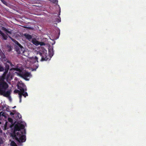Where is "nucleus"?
<instances>
[{
	"label": "nucleus",
	"mask_w": 146,
	"mask_h": 146,
	"mask_svg": "<svg viewBox=\"0 0 146 146\" xmlns=\"http://www.w3.org/2000/svg\"><path fill=\"white\" fill-rule=\"evenodd\" d=\"M24 128L25 126L21 124L16 125L15 126L13 133L11 134V136L20 143L26 141L25 136L23 135V133L20 131L21 129H23Z\"/></svg>",
	"instance_id": "f257e3e1"
},
{
	"label": "nucleus",
	"mask_w": 146,
	"mask_h": 146,
	"mask_svg": "<svg viewBox=\"0 0 146 146\" xmlns=\"http://www.w3.org/2000/svg\"><path fill=\"white\" fill-rule=\"evenodd\" d=\"M17 88L19 90H15L14 92L15 93H18L19 102L21 103V92H24L25 91H26L27 90V87L23 83H21L17 85Z\"/></svg>",
	"instance_id": "f03ea898"
},
{
	"label": "nucleus",
	"mask_w": 146,
	"mask_h": 146,
	"mask_svg": "<svg viewBox=\"0 0 146 146\" xmlns=\"http://www.w3.org/2000/svg\"><path fill=\"white\" fill-rule=\"evenodd\" d=\"M38 54H39L41 57V61H47L48 60H50L52 56H53V52L52 51V53L51 54H50L49 55H48L47 53L44 52L42 53L40 52H39L38 53Z\"/></svg>",
	"instance_id": "7ed1b4c3"
},
{
	"label": "nucleus",
	"mask_w": 146,
	"mask_h": 146,
	"mask_svg": "<svg viewBox=\"0 0 146 146\" xmlns=\"http://www.w3.org/2000/svg\"><path fill=\"white\" fill-rule=\"evenodd\" d=\"M8 87V85L6 82H0V94L3 93L6 91Z\"/></svg>",
	"instance_id": "20e7f679"
},
{
	"label": "nucleus",
	"mask_w": 146,
	"mask_h": 146,
	"mask_svg": "<svg viewBox=\"0 0 146 146\" xmlns=\"http://www.w3.org/2000/svg\"><path fill=\"white\" fill-rule=\"evenodd\" d=\"M19 75L26 80H29V79L27 78L30 76L31 74L29 72H22L19 73Z\"/></svg>",
	"instance_id": "39448f33"
},
{
	"label": "nucleus",
	"mask_w": 146,
	"mask_h": 146,
	"mask_svg": "<svg viewBox=\"0 0 146 146\" xmlns=\"http://www.w3.org/2000/svg\"><path fill=\"white\" fill-rule=\"evenodd\" d=\"M15 50L19 54H22L24 52V49L22 46H16Z\"/></svg>",
	"instance_id": "423d86ee"
},
{
	"label": "nucleus",
	"mask_w": 146,
	"mask_h": 146,
	"mask_svg": "<svg viewBox=\"0 0 146 146\" xmlns=\"http://www.w3.org/2000/svg\"><path fill=\"white\" fill-rule=\"evenodd\" d=\"M11 90H8L6 91H5L3 93L0 94V95H3L4 96L6 97H9L11 93Z\"/></svg>",
	"instance_id": "0eeeda50"
},
{
	"label": "nucleus",
	"mask_w": 146,
	"mask_h": 146,
	"mask_svg": "<svg viewBox=\"0 0 146 146\" xmlns=\"http://www.w3.org/2000/svg\"><path fill=\"white\" fill-rule=\"evenodd\" d=\"M32 43L36 46H38L39 44L40 45H42V44H40V42L37 41L36 38H34L32 40Z\"/></svg>",
	"instance_id": "6e6552de"
},
{
	"label": "nucleus",
	"mask_w": 146,
	"mask_h": 146,
	"mask_svg": "<svg viewBox=\"0 0 146 146\" xmlns=\"http://www.w3.org/2000/svg\"><path fill=\"white\" fill-rule=\"evenodd\" d=\"M7 74H5V73H3L2 76L0 79V82H6L4 80H6V75Z\"/></svg>",
	"instance_id": "1a4fd4ad"
},
{
	"label": "nucleus",
	"mask_w": 146,
	"mask_h": 146,
	"mask_svg": "<svg viewBox=\"0 0 146 146\" xmlns=\"http://www.w3.org/2000/svg\"><path fill=\"white\" fill-rule=\"evenodd\" d=\"M0 34L1 35L3 40H7L8 36L7 35L5 34L1 31H0Z\"/></svg>",
	"instance_id": "9d476101"
},
{
	"label": "nucleus",
	"mask_w": 146,
	"mask_h": 146,
	"mask_svg": "<svg viewBox=\"0 0 146 146\" xmlns=\"http://www.w3.org/2000/svg\"><path fill=\"white\" fill-rule=\"evenodd\" d=\"M5 71L4 72V73H5V74H7L8 71L9 70V65L8 64H5Z\"/></svg>",
	"instance_id": "9b49d317"
},
{
	"label": "nucleus",
	"mask_w": 146,
	"mask_h": 146,
	"mask_svg": "<svg viewBox=\"0 0 146 146\" xmlns=\"http://www.w3.org/2000/svg\"><path fill=\"white\" fill-rule=\"evenodd\" d=\"M24 35L25 38L29 40L31 39L32 38V36L29 34H25Z\"/></svg>",
	"instance_id": "f8f14e48"
},
{
	"label": "nucleus",
	"mask_w": 146,
	"mask_h": 146,
	"mask_svg": "<svg viewBox=\"0 0 146 146\" xmlns=\"http://www.w3.org/2000/svg\"><path fill=\"white\" fill-rule=\"evenodd\" d=\"M6 81L7 82H8L10 80H11V78L10 77V74L9 73L8 74L7 76H6Z\"/></svg>",
	"instance_id": "ddd939ff"
},
{
	"label": "nucleus",
	"mask_w": 146,
	"mask_h": 146,
	"mask_svg": "<svg viewBox=\"0 0 146 146\" xmlns=\"http://www.w3.org/2000/svg\"><path fill=\"white\" fill-rule=\"evenodd\" d=\"M21 98L22 97V96H23L25 97H26L27 96H28V94L27 92H21Z\"/></svg>",
	"instance_id": "4468645a"
},
{
	"label": "nucleus",
	"mask_w": 146,
	"mask_h": 146,
	"mask_svg": "<svg viewBox=\"0 0 146 146\" xmlns=\"http://www.w3.org/2000/svg\"><path fill=\"white\" fill-rule=\"evenodd\" d=\"M38 58L37 56H35L34 58L33 59V60H34V62L35 63L36 62H38Z\"/></svg>",
	"instance_id": "2eb2a0df"
},
{
	"label": "nucleus",
	"mask_w": 146,
	"mask_h": 146,
	"mask_svg": "<svg viewBox=\"0 0 146 146\" xmlns=\"http://www.w3.org/2000/svg\"><path fill=\"white\" fill-rule=\"evenodd\" d=\"M49 1L54 3H57L58 1L57 0H49Z\"/></svg>",
	"instance_id": "dca6fc26"
},
{
	"label": "nucleus",
	"mask_w": 146,
	"mask_h": 146,
	"mask_svg": "<svg viewBox=\"0 0 146 146\" xmlns=\"http://www.w3.org/2000/svg\"><path fill=\"white\" fill-rule=\"evenodd\" d=\"M11 145L12 146H17L16 144L14 141H12L11 142Z\"/></svg>",
	"instance_id": "f3484780"
},
{
	"label": "nucleus",
	"mask_w": 146,
	"mask_h": 146,
	"mask_svg": "<svg viewBox=\"0 0 146 146\" xmlns=\"http://www.w3.org/2000/svg\"><path fill=\"white\" fill-rule=\"evenodd\" d=\"M1 2L4 5H5L7 6L8 5L7 3L4 0H2Z\"/></svg>",
	"instance_id": "a211bd4d"
},
{
	"label": "nucleus",
	"mask_w": 146,
	"mask_h": 146,
	"mask_svg": "<svg viewBox=\"0 0 146 146\" xmlns=\"http://www.w3.org/2000/svg\"><path fill=\"white\" fill-rule=\"evenodd\" d=\"M15 70L17 71H19V73H20V72H21V73L22 72V71L20 68H15Z\"/></svg>",
	"instance_id": "6ab92c4d"
},
{
	"label": "nucleus",
	"mask_w": 146,
	"mask_h": 146,
	"mask_svg": "<svg viewBox=\"0 0 146 146\" xmlns=\"http://www.w3.org/2000/svg\"><path fill=\"white\" fill-rule=\"evenodd\" d=\"M3 140L2 138V137H0V145L2 144H3Z\"/></svg>",
	"instance_id": "aec40b11"
},
{
	"label": "nucleus",
	"mask_w": 146,
	"mask_h": 146,
	"mask_svg": "<svg viewBox=\"0 0 146 146\" xmlns=\"http://www.w3.org/2000/svg\"><path fill=\"white\" fill-rule=\"evenodd\" d=\"M4 70V68L1 65H0V71H3Z\"/></svg>",
	"instance_id": "412c9836"
},
{
	"label": "nucleus",
	"mask_w": 146,
	"mask_h": 146,
	"mask_svg": "<svg viewBox=\"0 0 146 146\" xmlns=\"http://www.w3.org/2000/svg\"><path fill=\"white\" fill-rule=\"evenodd\" d=\"M8 120L9 122H11V123H12L13 122V119L10 117H9L8 118Z\"/></svg>",
	"instance_id": "4be33fe9"
},
{
	"label": "nucleus",
	"mask_w": 146,
	"mask_h": 146,
	"mask_svg": "<svg viewBox=\"0 0 146 146\" xmlns=\"http://www.w3.org/2000/svg\"><path fill=\"white\" fill-rule=\"evenodd\" d=\"M17 116L19 119H20V118H21V117H22L21 115H20V113H17Z\"/></svg>",
	"instance_id": "5701e85b"
},
{
	"label": "nucleus",
	"mask_w": 146,
	"mask_h": 146,
	"mask_svg": "<svg viewBox=\"0 0 146 146\" xmlns=\"http://www.w3.org/2000/svg\"><path fill=\"white\" fill-rule=\"evenodd\" d=\"M16 42L15 43L17 45V46H22L17 41H16Z\"/></svg>",
	"instance_id": "b1692460"
},
{
	"label": "nucleus",
	"mask_w": 146,
	"mask_h": 146,
	"mask_svg": "<svg viewBox=\"0 0 146 146\" xmlns=\"http://www.w3.org/2000/svg\"><path fill=\"white\" fill-rule=\"evenodd\" d=\"M56 21H57L58 22H60V18L59 17V18L56 19Z\"/></svg>",
	"instance_id": "393cba45"
},
{
	"label": "nucleus",
	"mask_w": 146,
	"mask_h": 146,
	"mask_svg": "<svg viewBox=\"0 0 146 146\" xmlns=\"http://www.w3.org/2000/svg\"><path fill=\"white\" fill-rule=\"evenodd\" d=\"M39 66V65L38 64H37L35 66H34V67H35L36 68L35 70H36V69L38 68V67Z\"/></svg>",
	"instance_id": "a878e982"
},
{
	"label": "nucleus",
	"mask_w": 146,
	"mask_h": 146,
	"mask_svg": "<svg viewBox=\"0 0 146 146\" xmlns=\"http://www.w3.org/2000/svg\"><path fill=\"white\" fill-rule=\"evenodd\" d=\"M25 28L29 29H32V28L31 27H25Z\"/></svg>",
	"instance_id": "bb28decb"
},
{
	"label": "nucleus",
	"mask_w": 146,
	"mask_h": 146,
	"mask_svg": "<svg viewBox=\"0 0 146 146\" xmlns=\"http://www.w3.org/2000/svg\"><path fill=\"white\" fill-rule=\"evenodd\" d=\"M14 114V113L13 112H11L10 113V115H13Z\"/></svg>",
	"instance_id": "cd10ccee"
},
{
	"label": "nucleus",
	"mask_w": 146,
	"mask_h": 146,
	"mask_svg": "<svg viewBox=\"0 0 146 146\" xmlns=\"http://www.w3.org/2000/svg\"><path fill=\"white\" fill-rule=\"evenodd\" d=\"M8 63H9L11 65V64H12V63H11V62H9V61H8Z\"/></svg>",
	"instance_id": "c85d7f7f"
},
{
	"label": "nucleus",
	"mask_w": 146,
	"mask_h": 146,
	"mask_svg": "<svg viewBox=\"0 0 146 146\" xmlns=\"http://www.w3.org/2000/svg\"><path fill=\"white\" fill-rule=\"evenodd\" d=\"M7 32L8 33H11L9 31H7Z\"/></svg>",
	"instance_id": "c756f323"
},
{
	"label": "nucleus",
	"mask_w": 146,
	"mask_h": 146,
	"mask_svg": "<svg viewBox=\"0 0 146 146\" xmlns=\"http://www.w3.org/2000/svg\"><path fill=\"white\" fill-rule=\"evenodd\" d=\"M23 131H24V132L25 133L26 132H25V130H24Z\"/></svg>",
	"instance_id": "7c9ffc66"
},
{
	"label": "nucleus",
	"mask_w": 146,
	"mask_h": 146,
	"mask_svg": "<svg viewBox=\"0 0 146 146\" xmlns=\"http://www.w3.org/2000/svg\"><path fill=\"white\" fill-rule=\"evenodd\" d=\"M16 106H14V107H13V108H16Z\"/></svg>",
	"instance_id": "2f4dec72"
},
{
	"label": "nucleus",
	"mask_w": 146,
	"mask_h": 146,
	"mask_svg": "<svg viewBox=\"0 0 146 146\" xmlns=\"http://www.w3.org/2000/svg\"><path fill=\"white\" fill-rule=\"evenodd\" d=\"M2 115L3 116H4V115H3V113Z\"/></svg>",
	"instance_id": "473e14b6"
},
{
	"label": "nucleus",
	"mask_w": 146,
	"mask_h": 146,
	"mask_svg": "<svg viewBox=\"0 0 146 146\" xmlns=\"http://www.w3.org/2000/svg\"><path fill=\"white\" fill-rule=\"evenodd\" d=\"M15 111H15V110H13V112H15Z\"/></svg>",
	"instance_id": "72a5a7b5"
},
{
	"label": "nucleus",
	"mask_w": 146,
	"mask_h": 146,
	"mask_svg": "<svg viewBox=\"0 0 146 146\" xmlns=\"http://www.w3.org/2000/svg\"><path fill=\"white\" fill-rule=\"evenodd\" d=\"M1 124V122L0 121V124Z\"/></svg>",
	"instance_id": "f704fd0d"
},
{
	"label": "nucleus",
	"mask_w": 146,
	"mask_h": 146,
	"mask_svg": "<svg viewBox=\"0 0 146 146\" xmlns=\"http://www.w3.org/2000/svg\"><path fill=\"white\" fill-rule=\"evenodd\" d=\"M1 1L2 0H0Z\"/></svg>",
	"instance_id": "c9c22d12"
}]
</instances>
